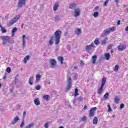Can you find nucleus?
<instances>
[{"mask_svg": "<svg viewBox=\"0 0 128 128\" xmlns=\"http://www.w3.org/2000/svg\"><path fill=\"white\" fill-rule=\"evenodd\" d=\"M62 36V31L60 30H57L56 31L54 34V36H52L49 41V44L50 46H52L54 44V40H55V44H58L60 42V36Z\"/></svg>", "mask_w": 128, "mask_h": 128, "instance_id": "obj_1", "label": "nucleus"}, {"mask_svg": "<svg viewBox=\"0 0 128 128\" xmlns=\"http://www.w3.org/2000/svg\"><path fill=\"white\" fill-rule=\"evenodd\" d=\"M0 40H3L2 44H4V46L6 45V44H14V40L12 39V38L10 36H2L0 37Z\"/></svg>", "mask_w": 128, "mask_h": 128, "instance_id": "obj_2", "label": "nucleus"}, {"mask_svg": "<svg viewBox=\"0 0 128 128\" xmlns=\"http://www.w3.org/2000/svg\"><path fill=\"white\" fill-rule=\"evenodd\" d=\"M106 78L103 77L102 80V84L100 88L98 90V94H102V92H104V84H106Z\"/></svg>", "mask_w": 128, "mask_h": 128, "instance_id": "obj_3", "label": "nucleus"}, {"mask_svg": "<svg viewBox=\"0 0 128 128\" xmlns=\"http://www.w3.org/2000/svg\"><path fill=\"white\" fill-rule=\"evenodd\" d=\"M20 18V16L17 15L16 17H14L10 20L8 23L7 24V26H12V24H16V22Z\"/></svg>", "mask_w": 128, "mask_h": 128, "instance_id": "obj_4", "label": "nucleus"}, {"mask_svg": "<svg viewBox=\"0 0 128 128\" xmlns=\"http://www.w3.org/2000/svg\"><path fill=\"white\" fill-rule=\"evenodd\" d=\"M68 84L66 87V90L68 91L72 88V78L70 77H68L67 80Z\"/></svg>", "mask_w": 128, "mask_h": 128, "instance_id": "obj_5", "label": "nucleus"}, {"mask_svg": "<svg viewBox=\"0 0 128 128\" xmlns=\"http://www.w3.org/2000/svg\"><path fill=\"white\" fill-rule=\"evenodd\" d=\"M26 0H18V9L22 8L24 6H26Z\"/></svg>", "mask_w": 128, "mask_h": 128, "instance_id": "obj_6", "label": "nucleus"}, {"mask_svg": "<svg viewBox=\"0 0 128 128\" xmlns=\"http://www.w3.org/2000/svg\"><path fill=\"white\" fill-rule=\"evenodd\" d=\"M96 107L91 108L90 111V114H89V116L90 118L94 116V111H96Z\"/></svg>", "mask_w": 128, "mask_h": 128, "instance_id": "obj_7", "label": "nucleus"}, {"mask_svg": "<svg viewBox=\"0 0 128 128\" xmlns=\"http://www.w3.org/2000/svg\"><path fill=\"white\" fill-rule=\"evenodd\" d=\"M50 64L51 68H54V66H56V60L54 59L50 60Z\"/></svg>", "mask_w": 128, "mask_h": 128, "instance_id": "obj_8", "label": "nucleus"}, {"mask_svg": "<svg viewBox=\"0 0 128 128\" xmlns=\"http://www.w3.org/2000/svg\"><path fill=\"white\" fill-rule=\"evenodd\" d=\"M94 46V43L92 42L90 45H88L86 46V50L87 52H90Z\"/></svg>", "mask_w": 128, "mask_h": 128, "instance_id": "obj_9", "label": "nucleus"}, {"mask_svg": "<svg viewBox=\"0 0 128 128\" xmlns=\"http://www.w3.org/2000/svg\"><path fill=\"white\" fill-rule=\"evenodd\" d=\"M126 48V45L118 46V49L120 52L124 50Z\"/></svg>", "mask_w": 128, "mask_h": 128, "instance_id": "obj_10", "label": "nucleus"}, {"mask_svg": "<svg viewBox=\"0 0 128 128\" xmlns=\"http://www.w3.org/2000/svg\"><path fill=\"white\" fill-rule=\"evenodd\" d=\"M74 16L75 18H76L80 16V8H76L74 10Z\"/></svg>", "mask_w": 128, "mask_h": 128, "instance_id": "obj_11", "label": "nucleus"}, {"mask_svg": "<svg viewBox=\"0 0 128 128\" xmlns=\"http://www.w3.org/2000/svg\"><path fill=\"white\" fill-rule=\"evenodd\" d=\"M76 4L74 3H71L69 4V8L71 10H76Z\"/></svg>", "mask_w": 128, "mask_h": 128, "instance_id": "obj_12", "label": "nucleus"}, {"mask_svg": "<svg viewBox=\"0 0 128 128\" xmlns=\"http://www.w3.org/2000/svg\"><path fill=\"white\" fill-rule=\"evenodd\" d=\"M18 120H20V118L16 116L14 118V120L12 122L11 124H16V122H18Z\"/></svg>", "mask_w": 128, "mask_h": 128, "instance_id": "obj_13", "label": "nucleus"}, {"mask_svg": "<svg viewBox=\"0 0 128 128\" xmlns=\"http://www.w3.org/2000/svg\"><path fill=\"white\" fill-rule=\"evenodd\" d=\"M28 84L30 86H32L34 84V76H32L28 80Z\"/></svg>", "mask_w": 128, "mask_h": 128, "instance_id": "obj_14", "label": "nucleus"}, {"mask_svg": "<svg viewBox=\"0 0 128 128\" xmlns=\"http://www.w3.org/2000/svg\"><path fill=\"white\" fill-rule=\"evenodd\" d=\"M26 35H23L22 36V46L24 48H26Z\"/></svg>", "mask_w": 128, "mask_h": 128, "instance_id": "obj_15", "label": "nucleus"}, {"mask_svg": "<svg viewBox=\"0 0 128 128\" xmlns=\"http://www.w3.org/2000/svg\"><path fill=\"white\" fill-rule=\"evenodd\" d=\"M106 40H108V38H104L102 41H101V44L102 46H106Z\"/></svg>", "mask_w": 128, "mask_h": 128, "instance_id": "obj_16", "label": "nucleus"}, {"mask_svg": "<svg viewBox=\"0 0 128 128\" xmlns=\"http://www.w3.org/2000/svg\"><path fill=\"white\" fill-rule=\"evenodd\" d=\"M34 103L36 106H40V99L38 98L34 100Z\"/></svg>", "mask_w": 128, "mask_h": 128, "instance_id": "obj_17", "label": "nucleus"}, {"mask_svg": "<svg viewBox=\"0 0 128 128\" xmlns=\"http://www.w3.org/2000/svg\"><path fill=\"white\" fill-rule=\"evenodd\" d=\"M104 34L106 36V34H110V31L109 28L105 30L103 32Z\"/></svg>", "mask_w": 128, "mask_h": 128, "instance_id": "obj_18", "label": "nucleus"}, {"mask_svg": "<svg viewBox=\"0 0 128 128\" xmlns=\"http://www.w3.org/2000/svg\"><path fill=\"white\" fill-rule=\"evenodd\" d=\"M97 58L98 56H96V55H94L92 57V64H96Z\"/></svg>", "mask_w": 128, "mask_h": 128, "instance_id": "obj_19", "label": "nucleus"}, {"mask_svg": "<svg viewBox=\"0 0 128 128\" xmlns=\"http://www.w3.org/2000/svg\"><path fill=\"white\" fill-rule=\"evenodd\" d=\"M98 119L96 117H94L93 119V124H98Z\"/></svg>", "mask_w": 128, "mask_h": 128, "instance_id": "obj_20", "label": "nucleus"}, {"mask_svg": "<svg viewBox=\"0 0 128 128\" xmlns=\"http://www.w3.org/2000/svg\"><path fill=\"white\" fill-rule=\"evenodd\" d=\"M58 3H56L54 6V11L56 12V10H58Z\"/></svg>", "mask_w": 128, "mask_h": 128, "instance_id": "obj_21", "label": "nucleus"}, {"mask_svg": "<svg viewBox=\"0 0 128 128\" xmlns=\"http://www.w3.org/2000/svg\"><path fill=\"white\" fill-rule=\"evenodd\" d=\"M40 74H37L36 76V82H40Z\"/></svg>", "mask_w": 128, "mask_h": 128, "instance_id": "obj_22", "label": "nucleus"}, {"mask_svg": "<svg viewBox=\"0 0 128 128\" xmlns=\"http://www.w3.org/2000/svg\"><path fill=\"white\" fill-rule=\"evenodd\" d=\"M58 60L59 62H60L61 64H64V58L62 56H59L58 58Z\"/></svg>", "mask_w": 128, "mask_h": 128, "instance_id": "obj_23", "label": "nucleus"}, {"mask_svg": "<svg viewBox=\"0 0 128 128\" xmlns=\"http://www.w3.org/2000/svg\"><path fill=\"white\" fill-rule=\"evenodd\" d=\"M28 60H30V56H26L24 59V64H26L27 62H28Z\"/></svg>", "mask_w": 128, "mask_h": 128, "instance_id": "obj_24", "label": "nucleus"}, {"mask_svg": "<svg viewBox=\"0 0 128 128\" xmlns=\"http://www.w3.org/2000/svg\"><path fill=\"white\" fill-rule=\"evenodd\" d=\"M34 126V122H31L30 124H29L28 126H27L25 128H32V126Z\"/></svg>", "mask_w": 128, "mask_h": 128, "instance_id": "obj_25", "label": "nucleus"}, {"mask_svg": "<svg viewBox=\"0 0 128 128\" xmlns=\"http://www.w3.org/2000/svg\"><path fill=\"white\" fill-rule=\"evenodd\" d=\"M105 57H106V59L107 60H110V54L109 53H106L105 54Z\"/></svg>", "mask_w": 128, "mask_h": 128, "instance_id": "obj_26", "label": "nucleus"}, {"mask_svg": "<svg viewBox=\"0 0 128 128\" xmlns=\"http://www.w3.org/2000/svg\"><path fill=\"white\" fill-rule=\"evenodd\" d=\"M43 98L45 100H50V96L48 95H45L43 96Z\"/></svg>", "mask_w": 128, "mask_h": 128, "instance_id": "obj_27", "label": "nucleus"}, {"mask_svg": "<svg viewBox=\"0 0 128 128\" xmlns=\"http://www.w3.org/2000/svg\"><path fill=\"white\" fill-rule=\"evenodd\" d=\"M94 44L96 46H98L100 44V41L98 40V38H96L94 41Z\"/></svg>", "mask_w": 128, "mask_h": 128, "instance_id": "obj_28", "label": "nucleus"}, {"mask_svg": "<svg viewBox=\"0 0 128 128\" xmlns=\"http://www.w3.org/2000/svg\"><path fill=\"white\" fill-rule=\"evenodd\" d=\"M80 32H82V31L80 30V28H77L76 30H75V33L76 34H80Z\"/></svg>", "mask_w": 128, "mask_h": 128, "instance_id": "obj_29", "label": "nucleus"}, {"mask_svg": "<svg viewBox=\"0 0 128 128\" xmlns=\"http://www.w3.org/2000/svg\"><path fill=\"white\" fill-rule=\"evenodd\" d=\"M118 102H120V98L116 96L114 99V102H115L116 104H118Z\"/></svg>", "mask_w": 128, "mask_h": 128, "instance_id": "obj_30", "label": "nucleus"}, {"mask_svg": "<svg viewBox=\"0 0 128 128\" xmlns=\"http://www.w3.org/2000/svg\"><path fill=\"white\" fill-rule=\"evenodd\" d=\"M78 96V88H76L75 89V92H74V96Z\"/></svg>", "mask_w": 128, "mask_h": 128, "instance_id": "obj_31", "label": "nucleus"}, {"mask_svg": "<svg viewBox=\"0 0 128 128\" xmlns=\"http://www.w3.org/2000/svg\"><path fill=\"white\" fill-rule=\"evenodd\" d=\"M1 32H2V34H6V30L2 26H1Z\"/></svg>", "mask_w": 128, "mask_h": 128, "instance_id": "obj_32", "label": "nucleus"}, {"mask_svg": "<svg viewBox=\"0 0 128 128\" xmlns=\"http://www.w3.org/2000/svg\"><path fill=\"white\" fill-rule=\"evenodd\" d=\"M42 88V86L40 85H38L35 87L36 90H40Z\"/></svg>", "mask_w": 128, "mask_h": 128, "instance_id": "obj_33", "label": "nucleus"}, {"mask_svg": "<svg viewBox=\"0 0 128 128\" xmlns=\"http://www.w3.org/2000/svg\"><path fill=\"white\" fill-rule=\"evenodd\" d=\"M17 31H18V28L16 27H14L12 30V34H14V32H16Z\"/></svg>", "mask_w": 128, "mask_h": 128, "instance_id": "obj_34", "label": "nucleus"}, {"mask_svg": "<svg viewBox=\"0 0 128 128\" xmlns=\"http://www.w3.org/2000/svg\"><path fill=\"white\" fill-rule=\"evenodd\" d=\"M60 20V17L58 16H57L55 17V21L58 22V20Z\"/></svg>", "mask_w": 128, "mask_h": 128, "instance_id": "obj_35", "label": "nucleus"}, {"mask_svg": "<svg viewBox=\"0 0 128 128\" xmlns=\"http://www.w3.org/2000/svg\"><path fill=\"white\" fill-rule=\"evenodd\" d=\"M118 68H120V66H118V64L116 65V66H115V67H114V70L115 72H118Z\"/></svg>", "mask_w": 128, "mask_h": 128, "instance_id": "obj_36", "label": "nucleus"}, {"mask_svg": "<svg viewBox=\"0 0 128 128\" xmlns=\"http://www.w3.org/2000/svg\"><path fill=\"white\" fill-rule=\"evenodd\" d=\"M82 100H84V98H82V96H80L78 98L77 100H78V102H80Z\"/></svg>", "mask_w": 128, "mask_h": 128, "instance_id": "obj_37", "label": "nucleus"}, {"mask_svg": "<svg viewBox=\"0 0 128 128\" xmlns=\"http://www.w3.org/2000/svg\"><path fill=\"white\" fill-rule=\"evenodd\" d=\"M6 71L8 74H10V72H12V69H10V68L8 67L7 68Z\"/></svg>", "mask_w": 128, "mask_h": 128, "instance_id": "obj_38", "label": "nucleus"}, {"mask_svg": "<svg viewBox=\"0 0 128 128\" xmlns=\"http://www.w3.org/2000/svg\"><path fill=\"white\" fill-rule=\"evenodd\" d=\"M93 16H94V18H98V12H94Z\"/></svg>", "mask_w": 128, "mask_h": 128, "instance_id": "obj_39", "label": "nucleus"}, {"mask_svg": "<svg viewBox=\"0 0 128 128\" xmlns=\"http://www.w3.org/2000/svg\"><path fill=\"white\" fill-rule=\"evenodd\" d=\"M109 94H108V92L105 94L104 96V98H108Z\"/></svg>", "mask_w": 128, "mask_h": 128, "instance_id": "obj_40", "label": "nucleus"}, {"mask_svg": "<svg viewBox=\"0 0 128 128\" xmlns=\"http://www.w3.org/2000/svg\"><path fill=\"white\" fill-rule=\"evenodd\" d=\"M109 30L110 32H114L116 30V28L114 27H112V28H109Z\"/></svg>", "mask_w": 128, "mask_h": 128, "instance_id": "obj_41", "label": "nucleus"}, {"mask_svg": "<svg viewBox=\"0 0 128 128\" xmlns=\"http://www.w3.org/2000/svg\"><path fill=\"white\" fill-rule=\"evenodd\" d=\"M112 46H114V44H110L108 46V50H112Z\"/></svg>", "mask_w": 128, "mask_h": 128, "instance_id": "obj_42", "label": "nucleus"}, {"mask_svg": "<svg viewBox=\"0 0 128 128\" xmlns=\"http://www.w3.org/2000/svg\"><path fill=\"white\" fill-rule=\"evenodd\" d=\"M24 122L22 121L20 125V128H24Z\"/></svg>", "mask_w": 128, "mask_h": 128, "instance_id": "obj_43", "label": "nucleus"}, {"mask_svg": "<svg viewBox=\"0 0 128 128\" xmlns=\"http://www.w3.org/2000/svg\"><path fill=\"white\" fill-rule=\"evenodd\" d=\"M108 2L109 1H108L107 0H106L104 4V6H108Z\"/></svg>", "mask_w": 128, "mask_h": 128, "instance_id": "obj_44", "label": "nucleus"}, {"mask_svg": "<svg viewBox=\"0 0 128 128\" xmlns=\"http://www.w3.org/2000/svg\"><path fill=\"white\" fill-rule=\"evenodd\" d=\"M108 112H112V108H110V106L108 104Z\"/></svg>", "mask_w": 128, "mask_h": 128, "instance_id": "obj_45", "label": "nucleus"}, {"mask_svg": "<svg viewBox=\"0 0 128 128\" xmlns=\"http://www.w3.org/2000/svg\"><path fill=\"white\" fill-rule=\"evenodd\" d=\"M124 104L122 103L120 104V108L122 110V109L124 108Z\"/></svg>", "mask_w": 128, "mask_h": 128, "instance_id": "obj_46", "label": "nucleus"}, {"mask_svg": "<svg viewBox=\"0 0 128 128\" xmlns=\"http://www.w3.org/2000/svg\"><path fill=\"white\" fill-rule=\"evenodd\" d=\"M82 122H84L86 120V117L84 116L83 118H82Z\"/></svg>", "mask_w": 128, "mask_h": 128, "instance_id": "obj_47", "label": "nucleus"}, {"mask_svg": "<svg viewBox=\"0 0 128 128\" xmlns=\"http://www.w3.org/2000/svg\"><path fill=\"white\" fill-rule=\"evenodd\" d=\"M44 126L45 128H48V123L45 124Z\"/></svg>", "mask_w": 128, "mask_h": 128, "instance_id": "obj_48", "label": "nucleus"}, {"mask_svg": "<svg viewBox=\"0 0 128 128\" xmlns=\"http://www.w3.org/2000/svg\"><path fill=\"white\" fill-rule=\"evenodd\" d=\"M7 18H8V15L7 14L4 16V20H7Z\"/></svg>", "mask_w": 128, "mask_h": 128, "instance_id": "obj_49", "label": "nucleus"}, {"mask_svg": "<svg viewBox=\"0 0 128 128\" xmlns=\"http://www.w3.org/2000/svg\"><path fill=\"white\" fill-rule=\"evenodd\" d=\"M86 108H88V106H86V105H84V110H86Z\"/></svg>", "mask_w": 128, "mask_h": 128, "instance_id": "obj_50", "label": "nucleus"}, {"mask_svg": "<svg viewBox=\"0 0 128 128\" xmlns=\"http://www.w3.org/2000/svg\"><path fill=\"white\" fill-rule=\"evenodd\" d=\"M68 32H64V36H68Z\"/></svg>", "mask_w": 128, "mask_h": 128, "instance_id": "obj_51", "label": "nucleus"}, {"mask_svg": "<svg viewBox=\"0 0 128 128\" xmlns=\"http://www.w3.org/2000/svg\"><path fill=\"white\" fill-rule=\"evenodd\" d=\"M117 24H118V26H120V20H118Z\"/></svg>", "mask_w": 128, "mask_h": 128, "instance_id": "obj_52", "label": "nucleus"}, {"mask_svg": "<svg viewBox=\"0 0 128 128\" xmlns=\"http://www.w3.org/2000/svg\"><path fill=\"white\" fill-rule=\"evenodd\" d=\"M114 2H116V4H118V2H120V0H115Z\"/></svg>", "mask_w": 128, "mask_h": 128, "instance_id": "obj_53", "label": "nucleus"}, {"mask_svg": "<svg viewBox=\"0 0 128 128\" xmlns=\"http://www.w3.org/2000/svg\"><path fill=\"white\" fill-rule=\"evenodd\" d=\"M74 70H78V66H74Z\"/></svg>", "mask_w": 128, "mask_h": 128, "instance_id": "obj_54", "label": "nucleus"}, {"mask_svg": "<svg viewBox=\"0 0 128 128\" xmlns=\"http://www.w3.org/2000/svg\"><path fill=\"white\" fill-rule=\"evenodd\" d=\"M26 112H23L24 116H26Z\"/></svg>", "mask_w": 128, "mask_h": 128, "instance_id": "obj_55", "label": "nucleus"}, {"mask_svg": "<svg viewBox=\"0 0 128 128\" xmlns=\"http://www.w3.org/2000/svg\"><path fill=\"white\" fill-rule=\"evenodd\" d=\"M98 8H99L98 6L95 7V10H98Z\"/></svg>", "mask_w": 128, "mask_h": 128, "instance_id": "obj_56", "label": "nucleus"}, {"mask_svg": "<svg viewBox=\"0 0 128 128\" xmlns=\"http://www.w3.org/2000/svg\"><path fill=\"white\" fill-rule=\"evenodd\" d=\"M76 102V99L74 98V99L73 100V102L74 104Z\"/></svg>", "mask_w": 128, "mask_h": 128, "instance_id": "obj_57", "label": "nucleus"}, {"mask_svg": "<svg viewBox=\"0 0 128 128\" xmlns=\"http://www.w3.org/2000/svg\"><path fill=\"white\" fill-rule=\"evenodd\" d=\"M6 76H4L3 78V80H6Z\"/></svg>", "mask_w": 128, "mask_h": 128, "instance_id": "obj_58", "label": "nucleus"}, {"mask_svg": "<svg viewBox=\"0 0 128 128\" xmlns=\"http://www.w3.org/2000/svg\"><path fill=\"white\" fill-rule=\"evenodd\" d=\"M84 64V61L83 60H81L80 61V64Z\"/></svg>", "mask_w": 128, "mask_h": 128, "instance_id": "obj_59", "label": "nucleus"}, {"mask_svg": "<svg viewBox=\"0 0 128 128\" xmlns=\"http://www.w3.org/2000/svg\"><path fill=\"white\" fill-rule=\"evenodd\" d=\"M24 24H22L21 25V28H24Z\"/></svg>", "mask_w": 128, "mask_h": 128, "instance_id": "obj_60", "label": "nucleus"}, {"mask_svg": "<svg viewBox=\"0 0 128 128\" xmlns=\"http://www.w3.org/2000/svg\"><path fill=\"white\" fill-rule=\"evenodd\" d=\"M75 80H76V78H78V75L75 76Z\"/></svg>", "mask_w": 128, "mask_h": 128, "instance_id": "obj_61", "label": "nucleus"}, {"mask_svg": "<svg viewBox=\"0 0 128 128\" xmlns=\"http://www.w3.org/2000/svg\"><path fill=\"white\" fill-rule=\"evenodd\" d=\"M110 52V54H112V52H114V51L112 50H111Z\"/></svg>", "mask_w": 128, "mask_h": 128, "instance_id": "obj_62", "label": "nucleus"}, {"mask_svg": "<svg viewBox=\"0 0 128 128\" xmlns=\"http://www.w3.org/2000/svg\"><path fill=\"white\" fill-rule=\"evenodd\" d=\"M12 36H14V33H12Z\"/></svg>", "mask_w": 128, "mask_h": 128, "instance_id": "obj_63", "label": "nucleus"}, {"mask_svg": "<svg viewBox=\"0 0 128 128\" xmlns=\"http://www.w3.org/2000/svg\"><path fill=\"white\" fill-rule=\"evenodd\" d=\"M1 86H2V84L0 83V88Z\"/></svg>", "mask_w": 128, "mask_h": 128, "instance_id": "obj_64", "label": "nucleus"}]
</instances>
